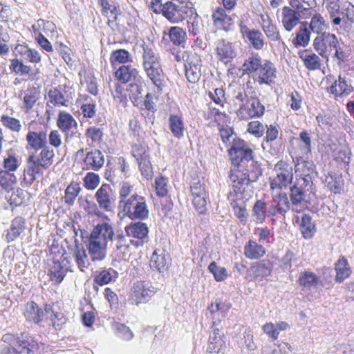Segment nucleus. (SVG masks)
Wrapping results in <instances>:
<instances>
[{"mask_svg": "<svg viewBox=\"0 0 354 354\" xmlns=\"http://www.w3.org/2000/svg\"><path fill=\"white\" fill-rule=\"evenodd\" d=\"M95 198L102 209L107 212L113 211L115 197L110 185L102 184L95 192Z\"/></svg>", "mask_w": 354, "mask_h": 354, "instance_id": "obj_10", "label": "nucleus"}, {"mask_svg": "<svg viewBox=\"0 0 354 354\" xmlns=\"http://www.w3.org/2000/svg\"><path fill=\"white\" fill-rule=\"evenodd\" d=\"M9 68L16 75H26L30 73L31 68L25 65L24 62L19 59H12L10 60Z\"/></svg>", "mask_w": 354, "mask_h": 354, "instance_id": "obj_57", "label": "nucleus"}, {"mask_svg": "<svg viewBox=\"0 0 354 354\" xmlns=\"http://www.w3.org/2000/svg\"><path fill=\"white\" fill-rule=\"evenodd\" d=\"M26 141V149L38 151L47 146L46 131L39 130L33 131L30 129V124L28 127V131L25 138Z\"/></svg>", "mask_w": 354, "mask_h": 354, "instance_id": "obj_16", "label": "nucleus"}, {"mask_svg": "<svg viewBox=\"0 0 354 354\" xmlns=\"http://www.w3.org/2000/svg\"><path fill=\"white\" fill-rule=\"evenodd\" d=\"M306 26L307 22H303ZM310 37V30L306 27H300L296 32L295 37L292 40V44L295 47H306L308 45Z\"/></svg>", "mask_w": 354, "mask_h": 354, "instance_id": "obj_43", "label": "nucleus"}, {"mask_svg": "<svg viewBox=\"0 0 354 354\" xmlns=\"http://www.w3.org/2000/svg\"><path fill=\"white\" fill-rule=\"evenodd\" d=\"M110 89L117 107L119 109L126 107L128 100L123 87L118 82H114L110 84Z\"/></svg>", "mask_w": 354, "mask_h": 354, "instance_id": "obj_32", "label": "nucleus"}, {"mask_svg": "<svg viewBox=\"0 0 354 354\" xmlns=\"http://www.w3.org/2000/svg\"><path fill=\"white\" fill-rule=\"evenodd\" d=\"M214 24L219 28L227 31L233 24L232 19L226 14L224 8L218 7L212 13V15Z\"/></svg>", "mask_w": 354, "mask_h": 354, "instance_id": "obj_24", "label": "nucleus"}, {"mask_svg": "<svg viewBox=\"0 0 354 354\" xmlns=\"http://www.w3.org/2000/svg\"><path fill=\"white\" fill-rule=\"evenodd\" d=\"M266 203L263 200H257L252 208V216L258 223H262L266 218Z\"/></svg>", "mask_w": 354, "mask_h": 354, "instance_id": "obj_51", "label": "nucleus"}, {"mask_svg": "<svg viewBox=\"0 0 354 354\" xmlns=\"http://www.w3.org/2000/svg\"><path fill=\"white\" fill-rule=\"evenodd\" d=\"M232 162L229 174L230 185L237 200H248L252 196L250 183L261 175V164L254 158V151L242 139L228 149Z\"/></svg>", "mask_w": 354, "mask_h": 354, "instance_id": "obj_1", "label": "nucleus"}, {"mask_svg": "<svg viewBox=\"0 0 354 354\" xmlns=\"http://www.w3.org/2000/svg\"><path fill=\"white\" fill-rule=\"evenodd\" d=\"M85 135L88 139L91 140V144L95 146L101 142L104 133L101 129L90 127L86 129Z\"/></svg>", "mask_w": 354, "mask_h": 354, "instance_id": "obj_61", "label": "nucleus"}, {"mask_svg": "<svg viewBox=\"0 0 354 354\" xmlns=\"http://www.w3.org/2000/svg\"><path fill=\"white\" fill-rule=\"evenodd\" d=\"M104 163V157L98 149L88 152L83 160V169L98 171Z\"/></svg>", "mask_w": 354, "mask_h": 354, "instance_id": "obj_18", "label": "nucleus"}, {"mask_svg": "<svg viewBox=\"0 0 354 354\" xmlns=\"http://www.w3.org/2000/svg\"><path fill=\"white\" fill-rule=\"evenodd\" d=\"M115 236L112 222H100L91 231L88 244V250L92 261H102L106 257V251L109 242L113 243Z\"/></svg>", "mask_w": 354, "mask_h": 354, "instance_id": "obj_2", "label": "nucleus"}, {"mask_svg": "<svg viewBox=\"0 0 354 354\" xmlns=\"http://www.w3.org/2000/svg\"><path fill=\"white\" fill-rule=\"evenodd\" d=\"M124 230L127 236L139 240L147 238L149 233L148 226L142 222L131 223L124 227Z\"/></svg>", "mask_w": 354, "mask_h": 354, "instance_id": "obj_23", "label": "nucleus"}, {"mask_svg": "<svg viewBox=\"0 0 354 354\" xmlns=\"http://www.w3.org/2000/svg\"><path fill=\"white\" fill-rule=\"evenodd\" d=\"M262 30L269 39L274 41H279V43L284 44L277 27L273 24L272 21L263 26Z\"/></svg>", "mask_w": 354, "mask_h": 354, "instance_id": "obj_58", "label": "nucleus"}, {"mask_svg": "<svg viewBox=\"0 0 354 354\" xmlns=\"http://www.w3.org/2000/svg\"><path fill=\"white\" fill-rule=\"evenodd\" d=\"M304 62L306 68L310 71L319 69L322 66V60L319 55L312 52L304 51L299 55Z\"/></svg>", "mask_w": 354, "mask_h": 354, "instance_id": "obj_39", "label": "nucleus"}, {"mask_svg": "<svg viewBox=\"0 0 354 354\" xmlns=\"http://www.w3.org/2000/svg\"><path fill=\"white\" fill-rule=\"evenodd\" d=\"M262 64L263 62L259 57H250L242 66L243 73L249 75H257Z\"/></svg>", "mask_w": 354, "mask_h": 354, "instance_id": "obj_40", "label": "nucleus"}, {"mask_svg": "<svg viewBox=\"0 0 354 354\" xmlns=\"http://www.w3.org/2000/svg\"><path fill=\"white\" fill-rule=\"evenodd\" d=\"M215 51L217 59L227 64L235 57L236 52L232 44L225 39H219L216 43Z\"/></svg>", "mask_w": 354, "mask_h": 354, "instance_id": "obj_17", "label": "nucleus"}, {"mask_svg": "<svg viewBox=\"0 0 354 354\" xmlns=\"http://www.w3.org/2000/svg\"><path fill=\"white\" fill-rule=\"evenodd\" d=\"M100 184V176L93 172H88L84 178V185L87 189L93 190Z\"/></svg>", "mask_w": 354, "mask_h": 354, "instance_id": "obj_64", "label": "nucleus"}, {"mask_svg": "<svg viewBox=\"0 0 354 354\" xmlns=\"http://www.w3.org/2000/svg\"><path fill=\"white\" fill-rule=\"evenodd\" d=\"M48 101L55 106H67L68 100L57 88H52L48 92Z\"/></svg>", "mask_w": 354, "mask_h": 354, "instance_id": "obj_45", "label": "nucleus"}, {"mask_svg": "<svg viewBox=\"0 0 354 354\" xmlns=\"http://www.w3.org/2000/svg\"><path fill=\"white\" fill-rule=\"evenodd\" d=\"M329 91L335 98L342 97L348 95L353 91V87L348 83L344 77L339 76L329 88Z\"/></svg>", "mask_w": 354, "mask_h": 354, "instance_id": "obj_19", "label": "nucleus"}, {"mask_svg": "<svg viewBox=\"0 0 354 354\" xmlns=\"http://www.w3.org/2000/svg\"><path fill=\"white\" fill-rule=\"evenodd\" d=\"M17 183V178L13 173L0 169V186L7 192L12 190Z\"/></svg>", "mask_w": 354, "mask_h": 354, "instance_id": "obj_46", "label": "nucleus"}, {"mask_svg": "<svg viewBox=\"0 0 354 354\" xmlns=\"http://www.w3.org/2000/svg\"><path fill=\"white\" fill-rule=\"evenodd\" d=\"M311 19L309 22V29L313 33H316L318 35L326 32V30L329 29V23L325 19L322 14L315 12V14L311 13Z\"/></svg>", "mask_w": 354, "mask_h": 354, "instance_id": "obj_26", "label": "nucleus"}, {"mask_svg": "<svg viewBox=\"0 0 354 354\" xmlns=\"http://www.w3.org/2000/svg\"><path fill=\"white\" fill-rule=\"evenodd\" d=\"M74 256L75 257V261L78 268L82 272H84L90 266V262L86 253V250L83 248H80L77 247L74 252Z\"/></svg>", "mask_w": 354, "mask_h": 354, "instance_id": "obj_52", "label": "nucleus"}, {"mask_svg": "<svg viewBox=\"0 0 354 354\" xmlns=\"http://www.w3.org/2000/svg\"><path fill=\"white\" fill-rule=\"evenodd\" d=\"M17 52L26 60L31 63H39L41 61V55L39 53L27 46H20L17 48Z\"/></svg>", "mask_w": 354, "mask_h": 354, "instance_id": "obj_49", "label": "nucleus"}, {"mask_svg": "<svg viewBox=\"0 0 354 354\" xmlns=\"http://www.w3.org/2000/svg\"><path fill=\"white\" fill-rule=\"evenodd\" d=\"M169 36L174 45H181L185 41L186 32L179 26H174L169 29Z\"/></svg>", "mask_w": 354, "mask_h": 354, "instance_id": "obj_54", "label": "nucleus"}, {"mask_svg": "<svg viewBox=\"0 0 354 354\" xmlns=\"http://www.w3.org/2000/svg\"><path fill=\"white\" fill-rule=\"evenodd\" d=\"M290 208V203L286 193L280 192L272 196L268 213L271 216L281 214L284 217Z\"/></svg>", "mask_w": 354, "mask_h": 354, "instance_id": "obj_12", "label": "nucleus"}, {"mask_svg": "<svg viewBox=\"0 0 354 354\" xmlns=\"http://www.w3.org/2000/svg\"><path fill=\"white\" fill-rule=\"evenodd\" d=\"M110 61L113 66L116 64H125L132 62V57L129 52L125 49H118L113 50L110 56Z\"/></svg>", "mask_w": 354, "mask_h": 354, "instance_id": "obj_48", "label": "nucleus"}, {"mask_svg": "<svg viewBox=\"0 0 354 354\" xmlns=\"http://www.w3.org/2000/svg\"><path fill=\"white\" fill-rule=\"evenodd\" d=\"M265 111L264 106L257 98L248 100L245 106H242L237 111V115L241 120H248L252 118L262 116Z\"/></svg>", "mask_w": 354, "mask_h": 354, "instance_id": "obj_13", "label": "nucleus"}, {"mask_svg": "<svg viewBox=\"0 0 354 354\" xmlns=\"http://www.w3.org/2000/svg\"><path fill=\"white\" fill-rule=\"evenodd\" d=\"M252 46L256 50H261L265 45L264 38L261 32L257 29H252L247 38Z\"/></svg>", "mask_w": 354, "mask_h": 354, "instance_id": "obj_55", "label": "nucleus"}, {"mask_svg": "<svg viewBox=\"0 0 354 354\" xmlns=\"http://www.w3.org/2000/svg\"><path fill=\"white\" fill-rule=\"evenodd\" d=\"M138 71L131 65H122L115 72L116 79L122 83H127L136 80Z\"/></svg>", "mask_w": 354, "mask_h": 354, "instance_id": "obj_29", "label": "nucleus"}, {"mask_svg": "<svg viewBox=\"0 0 354 354\" xmlns=\"http://www.w3.org/2000/svg\"><path fill=\"white\" fill-rule=\"evenodd\" d=\"M201 62V57L196 54L188 57L185 68V75L189 82L195 84L200 80L202 75Z\"/></svg>", "mask_w": 354, "mask_h": 354, "instance_id": "obj_14", "label": "nucleus"}, {"mask_svg": "<svg viewBox=\"0 0 354 354\" xmlns=\"http://www.w3.org/2000/svg\"><path fill=\"white\" fill-rule=\"evenodd\" d=\"M338 41L335 35L326 32L314 39L313 47L320 56L328 60L333 48L337 47Z\"/></svg>", "mask_w": 354, "mask_h": 354, "instance_id": "obj_9", "label": "nucleus"}, {"mask_svg": "<svg viewBox=\"0 0 354 354\" xmlns=\"http://www.w3.org/2000/svg\"><path fill=\"white\" fill-rule=\"evenodd\" d=\"M114 328L118 337L127 341L131 340L133 337V333L126 325L116 323L114 325Z\"/></svg>", "mask_w": 354, "mask_h": 354, "instance_id": "obj_63", "label": "nucleus"}, {"mask_svg": "<svg viewBox=\"0 0 354 354\" xmlns=\"http://www.w3.org/2000/svg\"><path fill=\"white\" fill-rule=\"evenodd\" d=\"M143 66L145 71L158 93L164 87V78L158 57L151 48L148 46L143 47Z\"/></svg>", "mask_w": 354, "mask_h": 354, "instance_id": "obj_4", "label": "nucleus"}, {"mask_svg": "<svg viewBox=\"0 0 354 354\" xmlns=\"http://www.w3.org/2000/svg\"><path fill=\"white\" fill-rule=\"evenodd\" d=\"M225 348L226 343L224 333L214 322L207 348V354H224Z\"/></svg>", "mask_w": 354, "mask_h": 354, "instance_id": "obj_11", "label": "nucleus"}, {"mask_svg": "<svg viewBox=\"0 0 354 354\" xmlns=\"http://www.w3.org/2000/svg\"><path fill=\"white\" fill-rule=\"evenodd\" d=\"M190 192L192 203L195 209L200 214L207 210V192L204 183L198 178H194L190 183Z\"/></svg>", "mask_w": 354, "mask_h": 354, "instance_id": "obj_8", "label": "nucleus"}, {"mask_svg": "<svg viewBox=\"0 0 354 354\" xmlns=\"http://www.w3.org/2000/svg\"><path fill=\"white\" fill-rule=\"evenodd\" d=\"M68 268L59 261H55L49 270L50 279L55 284H59L64 279Z\"/></svg>", "mask_w": 354, "mask_h": 354, "instance_id": "obj_38", "label": "nucleus"}, {"mask_svg": "<svg viewBox=\"0 0 354 354\" xmlns=\"http://www.w3.org/2000/svg\"><path fill=\"white\" fill-rule=\"evenodd\" d=\"M300 231L306 239H311L315 232V225L312 222V218L309 214H304L299 221Z\"/></svg>", "mask_w": 354, "mask_h": 354, "instance_id": "obj_36", "label": "nucleus"}, {"mask_svg": "<svg viewBox=\"0 0 354 354\" xmlns=\"http://www.w3.org/2000/svg\"><path fill=\"white\" fill-rule=\"evenodd\" d=\"M219 131L221 140L224 143L230 146V147L236 140H241V138L234 133L233 130L230 127H222L219 129Z\"/></svg>", "mask_w": 354, "mask_h": 354, "instance_id": "obj_60", "label": "nucleus"}, {"mask_svg": "<svg viewBox=\"0 0 354 354\" xmlns=\"http://www.w3.org/2000/svg\"><path fill=\"white\" fill-rule=\"evenodd\" d=\"M81 190V187L78 183H71L65 189L64 197L65 203L68 205H73Z\"/></svg>", "mask_w": 354, "mask_h": 354, "instance_id": "obj_50", "label": "nucleus"}, {"mask_svg": "<svg viewBox=\"0 0 354 354\" xmlns=\"http://www.w3.org/2000/svg\"><path fill=\"white\" fill-rule=\"evenodd\" d=\"M271 271L272 267L268 261H259L250 268V272L253 274L254 279L258 281H261L270 276Z\"/></svg>", "mask_w": 354, "mask_h": 354, "instance_id": "obj_30", "label": "nucleus"}, {"mask_svg": "<svg viewBox=\"0 0 354 354\" xmlns=\"http://www.w3.org/2000/svg\"><path fill=\"white\" fill-rule=\"evenodd\" d=\"M162 15L171 23L178 24L182 21L181 15L179 14L178 6L171 1L164 3Z\"/></svg>", "mask_w": 354, "mask_h": 354, "instance_id": "obj_35", "label": "nucleus"}, {"mask_svg": "<svg viewBox=\"0 0 354 354\" xmlns=\"http://www.w3.org/2000/svg\"><path fill=\"white\" fill-rule=\"evenodd\" d=\"M149 216V210L143 197H140L133 206V210L128 216L131 219H145Z\"/></svg>", "mask_w": 354, "mask_h": 354, "instance_id": "obj_42", "label": "nucleus"}, {"mask_svg": "<svg viewBox=\"0 0 354 354\" xmlns=\"http://www.w3.org/2000/svg\"><path fill=\"white\" fill-rule=\"evenodd\" d=\"M335 270L336 272L335 281L339 283L349 277L351 274L348 262L344 257H340L335 263Z\"/></svg>", "mask_w": 354, "mask_h": 354, "instance_id": "obj_34", "label": "nucleus"}, {"mask_svg": "<svg viewBox=\"0 0 354 354\" xmlns=\"http://www.w3.org/2000/svg\"><path fill=\"white\" fill-rule=\"evenodd\" d=\"M24 222L22 218H16L12 224V227L10 230H8L6 238L8 241H12L15 239H17L21 232L24 231Z\"/></svg>", "mask_w": 354, "mask_h": 354, "instance_id": "obj_53", "label": "nucleus"}, {"mask_svg": "<svg viewBox=\"0 0 354 354\" xmlns=\"http://www.w3.org/2000/svg\"><path fill=\"white\" fill-rule=\"evenodd\" d=\"M20 96H23V109L26 113L29 112L39 97V92L35 87H29L23 91Z\"/></svg>", "mask_w": 354, "mask_h": 354, "instance_id": "obj_33", "label": "nucleus"}, {"mask_svg": "<svg viewBox=\"0 0 354 354\" xmlns=\"http://www.w3.org/2000/svg\"><path fill=\"white\" fill-rule=\"evenodd\" d=\"M3 125L12 132L19 133L22 129V124L19 120L6 115L1 117Z\"/></svg>", "mask_w": 354, "mask_h": 354, "instance_id": "obj_56", "label": "nucleus"}, {"mask_svg": "<svg viewBox=\"0 0 354 354\" xmlns=\"http://www.w3.org/2000/svg\"><path fill=\"white\" fill-rule=\"evenodd\" d=\"M297 281L303 290H310L316 288L321 283L319 277L311 271L300 272Z\"/></svg>", "mask_w": 354, "mask_h": 354, "instance_id": "obj_21", "label": "nucleus"}, {"mask_svg": "<svg viewBox=\"0 0 354 354\" xmlns=\"http://www.w3.org/2000/svg\"><path fill=\"white\" fill-rule=\"evenodd\" d=\"M44 315V310L38 305L32 301L26 305L24 316L30 322H39Z\"/></svg>", "mask_w": 354, "mask_h": 354, "instance_id": "obj_37", "label": "nucleus"}, {"mask_svg": "<svg viewBox=\"0 0 354 354\" xmlns=\"http://www.w3.org/2000/svg\"><path fill=\"white\" fill-rule=\"evenodd\" d=\"M141 196L134 194L131 195L129 198H122L119 201L118 204V216L120 218L128 216L129 214L133 210V206H136V203Z\"/></svg>", "mask_w": 354, "mask_h": 354, "instance_id": "obj_28", "label": "nucleus"}, {"mask_svg": "<svg viewBox=\"0 0 354 354\" xmlns=\"http://www.w3.org/2000/svg\"><path fill=\"white\" fill-rule=\"evenodd\" d=\"M310 15V12L303 11L301 8L286 6L281 10V22L286 31L291 32L299 24L301 19H308Z\"/></svg>", "mask_w": 354, "mask_h": 354, "instance_id": "obj_7", "label": "nucleus"}, {"mask_svg": "<svg viewBox=\"0 0 354 354\" xmlns=\"http://www.w3.org/2000/svg\"><path fill=\"white\" fill-rule=\"evenodd\" d=\"M208 270L217 281H222L227 277L226 269L224 267L218 266L216 262H212L208 266Z\"/></svg>", "mask_w": 354, "mask_h": 354, "instance_id": "obj_62", "label": "nucleus"}, {"mask_svg": "<svg viewBox=\"0 0 354 354\" xmlns=\"http://www.w3.org/2000/svg\"><path fill=\"white\" fill-rule=\"evenodd\" d=\"M156 292V288L150 282L138 281L132 285L129 290L128 302L135 306L147 304Z\"/></svg>", "mask_w": 354, "mask_h": 354, "instance_id": "obj_5", "label": "nucleus"}, {"mask_svg": "<svg viewBox=\"0 0 354 354\" xmlns=\"http://www.w3.org/2000/svg\"><path fill=\"white\" fill-rule=\"evenodd\" d=\"M169 262V257L164 250H156L151 257L150 266L159 272H162L167 269Z\"/></svg>", "mask_w": 354, "mask_h": 354, "instance_id": "obj_22", "label": "nucleus"}, {"mask_svg": "<svg viewBox=\"0 0 354 354\" xmlns=\"http://www.w3.org/2000/svg\"><path fill=\"white\" fill-rule=\"evenodd\" d=\"M256 75L255 80L259 85L266 84L271 86L275 82L277 69L273 63L264 60Z\"/></svg>", "mask_w": 354, "mask_h": 354, "instance_id": "obj_15", "label": "nucleus"}, {"mask_svg": "<svg viewBox=\"0 0 354 354\" xmlns=\"http://www.w3.org/2000/svg\"><path fill=\"white\" fill-rule=\"evenodd\" d=\"M55 24L50 21H46L42 19H39L32 26V31L35 34L39 35V33L43 32L47 35L48 33H53L55 30Z\"/></svg>", "mask_w": 354, "mask_h": 354, "instance_id": "obj_44", "label": "nucleus"}, {"mask_svg": "<svg viewBox=\"0 0 354 354\" xmlns=\"http://www.w3.org/2000/svg\"><path fill=\"white\" fill-rule=\"evenodd\" d=\"M290 197L293 211L300 212L305 208V194L298 185H293L290 188Z\"/></svg>", "mask_w": 354, "mask_h": 354, "instance_id": "obj_25", "label": "nucleus"}, {"mask_svg": "<svg viewBox=\"0 0 354 354\" xmlns=\"http://www.w3.org/2000/svg\"><path fill=\"white\" fill-rule=\"evenodd\" d=\"M118 277V273L117 271L112 268H109L100 271V273L95 277L94 281L97 284L103 286L108 284L113 281H115Z\"/></svg>", "mask_w": 354, "mask_h": 354, "instance_id": "obj_47", "label": "nucleus"}, {"mask_svg": "<svg viewBox=\"0 0 354 354\" xmlns=\"http://www.w3.org/2000/svg\"><path fill=\"white\" fill-rule=\"evenodd\" d=\"M299 140L301 142L299 145L301 154L303 156H308L311 153L312 151L311 138L310 134L306 131L300 132Z\"/></svg>", "mask_w": 354, "mask_h": 354, "instance_id": "obj_59", "label": "nucleus"}, {"mask_svg": "<svg viewBox=\"0 0 354 354\" xmlns=\"http://www.w3.org/2000/svg\"><path fill=\"white\" fill-rule=\"evenodd\" d=\"M265 254V248L255 241L250 240L244 246V255L249 259H259Z\"/></svg>", "mask_w": 354, "mask_h": 354, "instance_id": "obj_31", "label": "nucleus"}, {"mask_svg": "<svg viewBox=\"0 0 354 354\" xmlns=\"http://www.w3.org/2000/svg\"><path fill=\"white\" fill-rule=\"evenodd\" d=\"M169 129L174 136L180 138L183 136L185 126L183 119L177 115H171L169 118Z\"/></svg>", "mask_w": 354, "mask_h": 354, "instance_id": "obj_41", "label": "nucleus"}, {"mask_svg": "<svg viewBox=\"0 0 354 354\" xmlns=\"http://www.w3.org/2000/svg\"><path fill=\"white\" fill-rule=\"evenodd\" d=\"M293 160L295 162V173L298 176L313 175L315 172L313 161L305 160L303 156H297Z\"/></svg>", "mask_w": 354, "mask_h": 354, "instance_id": "obj_27", "label": "nucleus"}, {"mask_svg": "<svg viewBox=\"0 0 354 354\" xmlns=\"http://www.w3.org/2000/svg\"><path fill=\"white\" fill-rule=\"evenodd\" d=\"M57 125L66 135L73 132L77 127V123L73 115L64 111L58 114Z\"/></svg>", "mask_w": 354, "mask_h": 354, "instance_id": "obj_20", "label": "nucleus"}, {"mask_svg": "<svg viewBox=\"0 0 354 354\" xmlns=\"http://www.w3.org/2000/svg\"><path fill=\"white\" fill-rule=\"evenodd\" d=\"M273 171L275 176L270 183V188L286 189L292 183L293 179L292 167L286 161L280 160L275 164Z\"/></svg>", "mask_w": 354, "mask_h": 354, "instance_id": "obj_6", "label": "nucleus"}, {"mask_svg": "<svg viewBox=\"0 0 354 354\" xmlns=\"http://www.w3.org/2000/svg\"><path fill=\"white\" fill-rule=\"evenodd\" d=\"M39 153H32L27 160V166L25 170L27 175L34 180L37 176L43 174V170L48 169L54 162L55 153L53 149L46 146L40 149Z\"/></svg>", "mask_w": 354, "mask_h": 354, "instance_id": "obj_3", "label": "nucleus"}]
</instances>
